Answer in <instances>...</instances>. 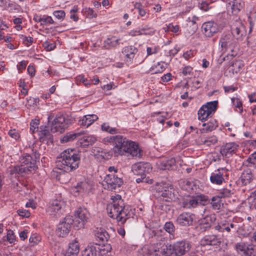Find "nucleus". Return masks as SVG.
<instances>
[{
	"instance_id": "4c0bfd02",
	"label": "nucleus",
	"mask_w": 256,
	"mask_h": 256,
	"mask_svg": "<svg viewBox=\"0 0 256 256\" xmlns=\"http://www.w3.org/2000/svg\"><path fill=\"white\" fill-rule=\"evenodd\" d=\"M83 134L84 132L78 133H68L61 139V142H72L75 140L78 136H80Z\"/></svg>"
},
{
	"instance_id": "e2e57ef3",
	"label": "nucleus",
	"mask_w": 256,
	"mask_h": 256,
	"mask_svg": "<svg viewBox=\"0 0 256 256\" xmlns=\"http://www.w3.org/2000/svg\"><path fill=\"white\" fill-rule=\"evenodd\" d=\"M22 38L24 42L27 46H28L34 42V38L31 36H22Z\"/></svg>"
},
{
	"instance_id": "79ce46f5",
	"label": "nucleus",
	"mask_w": 256,
	"mask_h": 256,
	"mask_svg": "<svg viewBox=\"0 0 256 256\" xmlns=\"http://www.w3.org/2000/svg\"><path fill=\"white\" fill-rule=\"evenodd\" d=\"M218 142L217 137L215 136H212L206 139H202L201 142L202 144L206 146H210Z\"/></svg>"
},
{
	"instance_id": "aec40b11",
	"label": "nucleus",
	"mask_w": 256,
	"mask_h": 256,
	"mask_svg": "<svg viewBox=\"0 0 256 256\" xmlns=\"http://www.w3.org/2000/svg\"><path fill=\"white\" fill-rule=\"evenodd\" d=\"M220 239L216 234H208L204 236L200 240V244L202 246H214L220 244Z\"/></svg>"
},
{
	"instance_id": "c9c22d12",
	"label": "nucleus",
	"mask_w": 256,
	"mask_h": 256,
	"mask_svg": "<svg viewBox=\"0 0 256 256\" xmlns=\"http://www.w3.org/2000/svg\"><path fill=\"white\" fill-rule=\"evenodd\" d=\"M204 127L202 130L204 132H208L215 130L218 126L216 121L215 120H211L207 123L202 124Z\"/></svg>"
},
{
	"instance_id": "393cba45",
	"label": "nucleus",
	"mask_w": 256,
	"mask_h": 256,
	"mask_svg": "<svg viewBox=\"0 0 256 256\" xmlns=\"http://www.w3.org/2000/svg\"><path fill=\"white\" fill-rule=\"evenodd\" d=\"M202 30L203 33L207 37L212 36L218 30L216 24L212 22L204 23L202 26Z\"/></svg>"
},
{
	"instance_id": "6e6552de",
	"label": "nucleus",
	"mask_w": 256,
	"mask_h": 256,
	"mask_svg": "<svg viewBox=\"0 0 256 256\" xmlns=\"http://www.w3.org/2000/svg\"><path fill=\"white\" fill-rule=\"evenodd\" d=\"M210 202L207 196L204 194L197 195L194 196H189L183 201L184 207L186 208H192L198 206H205Z\"/></svg>"
},
{
	"instance_id": "4be33fe9",
	"label": "nucleus",
	"mask_w": 256,
	"mask_h": 256,
	"mask_svg": "<svg viewBox=\"0 0 256 256\" xmlns=\"http://www.w3.org/2000/svg\"><path fill=\"white\" fill-rule=\"evenodd\" d=\"M157 190L158 196L164 198L165 201L169 202L172 200L174 198V190L171 186L164 184L159 186Z\"/></svg>"
},
{
	"instance_id": "b1692460",
	"label": "nucleus",
	"mask_w": 256,
	"mask_h": 256,
	"mask_svg": "<svg viewBox=\"0 0 256 256\" xmlns=\"http://www.w3.org/2000/svg\"><path fill=\"white\" fill-rule=\"evenodd\" d=\"M96 244L101 245L107 242L110 238V236L106 230L102 228L96 229L94 232Z\"/></svg>"
},
{
	"instance_id": "a18cd8bd",
	"label": "nucleus",
	"mask_w": 256,
	"mask_h": 256,
	"mask_svg": "<svg viewBox=\"0 0 256 256\" xmlns=\"http://www.w3.org/2000/svg\"><path fill=\"white\" fill-rule=\"evenodd\" d=\"M165 69L164 66L160 62H158L157 64L152 66L150 71L152 74H158L162 72Z\"/></svg>"
},
{
	"instance_id": "6ab92c4d",
	"label": "nucleus",
	"mask_w": 256,
	"mask_h": 256,
	"mask_svg": "<svg viewBox=\"0 0 256 256\" xmlns=\"http://www.w3.org/2000/svg\"><path fill=\"white\" fill-rule=\"evenodd\" d=\"M216 220V217L214 214L206 216L199 220L197 228L201 232H206L210 228Z\"/></svg>"
},
{
	"instance_id": "0e129e2a",
	"label": "nucleus",
	"mask_w": 256,
	"mask_h": 256,
	"mask_svg": "<svg viewBox=\"0 0 256 256\" xmlns=\"http://www.w3.org/2000/svg\"><path fill=\"white\" fill-rule=\"evenodd\" d=\"M9 136L12 138L18 140L20 138V134L15 129L11 130L8 132Z\"/></svg>"
},
{
	"instance_id": "f257e3e1",
	"label": "nucleus",
	"mask_w": 256,
	"mask_h": 256,
	"mask_svg": "<svg viewBox=\"0 0 256 256\" xmlns=\"http://www.w3.org/2000/svg\"><path fill=\"white\" fill-rule=\"evenodd\" d=\"M109 140L114 143L113 151L116 156L130 154L140 158L142 155V152L137 144L128 140L122 136H111Z\"/></svg>"
},
{
	"instance_id": "052dcab7",
	"label": "nucleus",
	"mask_w": 256,
	"mask_h": 256,
	"mask_svg": "<svg viewBox=\"0 0 256 256\" xmlns=\"http://www.w3.org/2000/svg\"><path fill=\"white\" fill-rule=\"evenodd\" d=\"M243 256H256V248L252 247L247 249Z\"/></svg>"
},
{
	"instance_id": "680f3d73",
	"label": "nucleus",
	"mask_w": 256,
	"mask_h": 256,
	"mask_svg": "<svg viewBox=\"0 0 256 256\" xmlns=\"http://www.w3.org/2000/svg\"><path fill=\"white\" fill-rule=\"evenodd\" d=\"M40 240V237L35 234L32 236L29 239L30 243L32 244L33 245L37 244Z\"/></svg>"
},
{
	"instance_id": "412c9836",
	"label": "nucleus",
	"mask_w": 256,
	"mask_h": 256,
	"mask_svg": "<svg viewBox=\"0 0 256 256\" xmlns=\"http://www.w3.org/2000/svg\"><path fill=\"white\" fill-rule=\"evenodd\" d=\"M238 147L234 142L226 143L220 147V152L223 156L230 158L236 152Z\"/></svg>"
},
{
	"instance_id": "864d4df0",
	"label": "nucleus",
	"mask_w": 256,
	"mask_h": 256,
	"mask_svg": "<svg viewBox=\"0 0 256 256\" xmlns=\"http://www.w3.org/2000/svg\"><path fill=\"white\" fill-rule=\"evenodd\" d=\"M231 66L234 68L233 70H235L236 72H237L238 71H239L242 68L244 64L242 60H238L233 62Z\"/></svg>"
},
{
	"instance_id": "2f4dec72",
	"label": "nucleus",
	"mask_w": 256,
	"mask_h": 256,
	"mask_svg": "<svg viewBox=\"0 0 256 256\" xmlns=\"http://www.w3.org/2000/svg\"><path fill=\"white\" fill-rule=\"evenodd\" d=\"M92 186L87 182H81L78 183L74 188V192L78 194H87L91 191Z\"/></svg>"
},
{
	"instance_id": "603ef678",
	"label": "nucleus",
	"mask_w": 256,
	"mask_h": 256,
	"mask_svg": "<svg viewBox=\"0 0 256 256\" xmlns=\"http://www.w3.org/2000/svg\"><path fill=\"white\" fill-rule=\"evenodd\" d=\"M6 240L9 242L10 244H12L16 240V236L14 235V233L11 230H8L6 234Z\"/></svg>"
},
{
	"instance_id": "9d476101",
	"label": "nucleus",
	"mask_w": 256,
	"mask_h": 256,
	"mask_svg": "<svg viewBox=\"0 0 256 256\" xmlns=\"http://www.w3.org/2000/svg\"><path fill=\"white\" fill-rule=\"evenodd\" d=\"M218 102L216 100L207 102L203 105L198 111V118L202 121L212 116L215 112L218 106Z\"/></svg>"
},
{
	"instance_id": "a19ab883",
	"label": "nucleus",
	"mask_w": 256,
	"mask_h": 256,
	"mask_svg": "<svg viewBox=\"0 0 256 256\" xmlns=\"http://www.w3.org/2000/svg\"><path fill=\"white\" fill-rule=\"evenodd\" d=\"M154 34V30H150V32H142L140 28H138L136 30H132L129 32V35L132 36L144 35H152Z\"/></svg>"
},
{
	"instance_id": "c03bdc74",
	"label": "nucleus",
	"mask_w": 256,
	"mask_h": 256,
	"mask_svg": "<svg viewBox=\"0 0 256 256\" xmlns=\"http://www.w3.org/2000/svg\"><path fill=\"white\" fill-rule=\"evenodd\" d=\"M102 130L106 131L110 134H115L118 132V130L115 128H111L108 123H104L102 124Z\"/></svg>"
},
{
	"instance_id": "473e14b6",
	"label": "nucleus",
	"mask_w": 256,
	"mask_h": 256,
	"mask_svg": "<svg viewBox=\"0 0 256 256\" xmlns=\"http://www.w3.org/2000/svg\"><path fill=\"white\" fill-rule=\"evenodd\" d=\"M180 184L184 190L189 192L196 188V182L192 178L182 180Z\"/></svg>"
},
{
	"instance_id": "f8f14e48",
	"label": "nucleus",
	"mask_w": 256,
	"mask_h": 256,
	"mask_svg": "<svg viewBox=\"0 0 256 256\" xmlns=\"http://www.w3.org/2000/svg\"><path fill=\"white\" fill-rule=\"evenodd\" d=\"M90 214L86 208H79L75 212L74 226L78 228L84 227V224L88 221Z\"/></svg>"
},
{
	"instance_id": "13d9d810",
	"label": "nucleus",
	"mask_w": 256,
	"mask_h": 256,
	"mask_svg": "<svg viewBox=\"0 0 256 256\" xmlns=\"http://www.w3.org/2000/svg\"><path fill=\"white\" fill-rule=\"evenodd\" d=\"M192 72L193 68L190 66H186L182 70V74L184 76L192 75Z\"/></svg>"
},
{
	"instance_id": "bf43d9fd",
	"label": "nucleus",
	"mask_w": 256,
	"mask_h": 256,
	"mask_svg": "<svg viewBox=\"0 0 256 256\" xmlns=\"http://www.w3.org/2000/svg\"><path fill=\"white\" fill-rule=\"evenodd\" d=\"M17 212L20 216L23 218H28L30 215V212L26 210L19 209L17 210Z\"/></svg>"
},
{
	"instance_id": "4468645a",
	"label": "nucleus",
	"mask_w": 256,
	"mask_h": 256,
	"mask_svg": "<svg viewBox=\"0 0 256 256\" xmlns=\"http://www.w3.org/2000/svg\"><path fill=\"white\" fill-rule=\"evenodd\" d=\"M50 126L51 132L53 133H62L66 128V118L63 116L56 117L49 125Z\"/></svg>"
},
{
	"instance_id": "4d7b16f0",
	"label": "nucleus",
	"mask_w": 256,
	"mask_h": 256,
	"mask_svg": "<svg viewBox=\"0 0 256 256\" xmlns=\"http://www.w3.org/2000/svg\"><path fill=\"white\" fill-rule=\"evenodd\" d=\"M40 124L38 120H32L30 123V130L32 132H34L36 129H38V126Z\"/></svg>"
},
{
	"instance_id": "a878e982",
	"label": "nucleus",
	"mask_w": 256,
	"mask_h": 256,
	"mask_svg": "<svg viewBox=\"0 0 256 256\" xmlns=\"http://www.w3.org/2000/svg\"><path fill=\"white\" fill-rule=\"evenodd\" d=\"M158 167L162 170H174L177 168L176 160L171 158L169 160H162L160 162Z\"/></svg>"
},
{
	"instance_id": "49530a36",
	"label": "nucleus",
	"mask_w": 256,
	"mask_h": 256,
	"mask_svg": "<svg viewBox=\"0 0 256 256\" xmlns=\"http://www.w3.org/2000/svg\"><path fill=\"white\" fill-rule=\"evenodd\" d=\"M164 228L166 232L174 236L175 230V227L172 222H166L164 225Z\"/></svg>"
},
{
	"instance_id": "a211bd4d",
	"label": "nucleus",
	"mask_w": 256,
	"mask_h": 256,
	"mask_svg": "<svg viewBox=\"0 0 256 256\" xmlns=\"http://www.w3.org/2000/svg\"><path fill=\"white\" fill-rule=\"evenodd\" d=\"M194 218L193 214L184 212L178 216L176 223L182 226H188L192 224Z\"/></svg>"
},
{
	"instance_id": "cd10ccee",
	"label": "nucleus",
	"mask_w": 256,
	"mask_h": 256,
	"mask_svg": "<svg viewBox=\"0 0 256 256\" xmlns=\"http://www.w3.org/2000/svg\"><path fill=\"white\" fill-rule=\"evenodd\" d=\"M80 252V245L76 240L70 242L64 256H77Z\"/></svg>"
},
{
	"instance_id": "c85d7f7f",
	"label": "nucleus",
	"mask_w": 256,
	"mask_h": 256,
	"mask_svg": "<svg viewBox=\"0 0 256 256\" xmlns=\"http://www.w3.org/2000/svg\"><path fill=\"white\" fill-rule=\"evenodd\" d=\"M98 119L96 114H88L84 116L78 120V124L88 128Z\"/></svg>"
},
{
	"instance_id": "f704fd0d",
	"label": "nucleus",
	"mask_w": 256,
	"mask_h": 256,
	"mask_svg": "<svg viewBox=\"0 0 256 256\" xmlns=\"http://www.w3.org/2000/svg\"><path fill=\"white\" fill-rule=\"evenodd\" d=\"M229 187L230 188L226 187L220 190L217 194L222 198L231 197L234 193V189L232 188L230 184H229Z\"/></svg>"
},
{
	"instance_id": "423d86ee",
	"label": "nucleus",
	"mask_w": 256,
	"mask_h": 256,
	"mask_svg": "<svg viewBox=\"0 0 256 256\" xmlns=\"http://www.w3.org/2000/svg\"><path fill=\"white\" fill-rule=\"evenodd\" d=\"M219 44L223 52L228 51L232 52V54L228 53L226 56H224L223 61L230 60L236 55V52H234L236 42L231 34H226L222 36L220 40Z\"/></svg>"
},
{
	"instance_id": "39448f33",
	"label": "nucleus",
	"mask_w": 256,
	"mask_h": 256,
	"mask_svg": "<svg viewBox=\"0 0 256 256\" xmlns=\"http://www.w3.org/2000/svg\"><path fill=\"white\" fill-rule=\"evenodd\" d=\"M33 152L32 154H26L21 158L20 162L22 165L19 167L18 173L20 174H28L32 170H34L35 164L36 160H39L40 154L36 152V150L34 152L32 150Z\"/></svg>"
},
{
	"instance_id": "c756f323",
	"label": "nucleus",
	"mask_w": 256,
	"mask_h": 256,
	"mask_svg": "<svg viewBox=\"0 0 256 256\" xmlns=\"http://www.w3.org/2000/svg\"><path fill=\"white\" fill-rule=\"evenodd\" d=\"M240 180L244 185L250 184L254 179V175L251 168H246L244 170L240 176Z\"/></svg>"
},
{
	"instance_id": "dca6fc26",
	"label": "nucleus",
	"mask_w": 256,
	"mask_h": 256,
	"mask_svg": "<svg viewBox=\"0 0 256 256\" xmlns=\"http://www.w3.org/2000/svg\"><path fill=\"white\" fill-rule=\"evenodd\" d=\"M152 170L151 164L149 162H140L136 163L132 166V171L135 175L146 174L150 173Z\"/></svg>"
},
{
	"instance_id": "e433bc0d",
	"label": "nucleus",
	"mask_w": 256,
	"mask_h": 256,
	"mask_svg": "<svg viewBox=\"0 0 256 256\" xmlns=\"http://www.w3.org/2000/svg\"><path fill=\"white\" fill-rule=\"evenodd\" d=\"M98 252L95 246H88L82 252V256H98Z\"/></svg>"
},
{
	"instance_id": "72a5a7b5",
	"label": "nucleus",
	"mask_w": 256,
	"mask_h": 256,
	"mask_svg": "<svg viewBox=\"0 0 256 256\" xmlns=\"http://www.w3.org/2000/svg\"><path fill=\"white\" fill-rule=\"evenodd\" d=\"M120 39L116 38V36L108 38L104 42L103 48L108 50L112 48L116 47L120 44Z\"/></svg>"
},
{
	"instance_id": "1a4fd4ad",
	"label": "nucleus",
	"mask_w": 256,
	"mask_h": 256,
	"mask_svg": "<svg viewBox=\"0 0 256 256\" xmlns=\"http://www.w3.org/2000/svg\"><path fill=\"white\" fill-rule=\"evenodd\" d=\"M229 169L226 167L220 168L212 172L210 180L211 183L215 185H222L228 179Z\"/></svg>"
},
{
	"instance_id": "2eb2a0df",
	"label": "nucleus",
	"mask_w": 256,
	"mask_h": 256,
	"mask_svg": "<svg viewBox=\"0 0 256 256\" xmlns=\"http://www.w3.org/2000/svg\"><path fill=\"white\" fill-rule=\"evenodd\" d=\"M104 182L106 184L107 189L110 190H115L120 187L123 183L122 179L117 176L112 174H108L104 178Z\"/></svg>"
},
{
	"instance_id": "37998d69",
	"label": "nucleus",
	"mask_w": 256,
	"mask_h": 256,
	"mask_svg": "<svg viewBox=\"0 0 256 256\" xmlns=\"http://www.w3.org/2000/svg\"><path fill=\"white\" fill-rule=\"evenodd\" d=\"M235 248L237 252H240L242 256H243L247 249L249 248V247H248L244 242H241L237 243L235 245Z\"/></svg>"
},
{
	"instance_id": "ea45409f",
	"label": "nucleus",
	"mask_w": 256,
	"mask_h": 256,
	"mask_svg": "<svg viewBox=\"0 0 256 256\" xmlns=\"http://www.w3.org/2000/svg\"><path fill=\"white\" fill-rule=\"evenodd\" d=\"M221 199L222 198H220L218 194L212 198L210 204L212 208L214 210H220V208L222 204Z\"/></svg>"
},
{
	"instance_id": "774afa93",
	"label": "nucleus",
	"mask_w": 256,
	"mask_h": 256,
	"mask_svg": "<svg viewBox=\"0 0 256 256\" xmlns=\"http://www.w3.org/2000/svg\"><path fill=\"white\" fill-rule=\"evenodd\" d=\"M160 48L158 47H154L152 48L150 47H148L146 48V52L148 55H152V54H155L158 52Z\"/></svg>"
},
{
	"instance_id": "0eeeda50",
	"label": "nucleus",
	"mask_w": 256,
	"mask_h": 256,
	"mask_svg": "<svg viewBox=\"0 0 256 256\" xmlns=\"http://www.w3.org/2000/svg\"><path fill=\"white\" fill-rule=\"evenodd\" d=\"M164 250L161 243L146 245L138 250V256H164Z\"/></svg>"
},
{
	"instance_id": "5fc2aeb1",
	"label": "nucleus",
	"mask_w": 256,
	"mask_h": 256,
	"mask_svg": "<svg viewBox=\"0 0 256 256\" xmlns=\"http://www.w3.org/2000/svg\"><path fill=\"white\" fill-rule=\"evenodd\" d=\"M251 208L256 210V190L252 192L250 196Z\"/></svg>"
},
{
	"instance_id": "7ed1b4c3",
	"label": "nucleus",
	"mask_w": 256,
	"mask_h": 256,
	"mask_svg": "<svg viewBox=\"0 0 256 256\" xmlns=\"http://www.w3.org/2000/svg\"><path fill=\"white\" fill-rule=\"evenodd\" d=\"M80 161V155L74 149L68 148L62 152L57 158L58 168L68 172L76 170Z\"/></svg>"
},
{
	"instance_id": "de8ad7c7",
	"label": "nucleus",
	"mask_w": 256,
	"mask_h": 256,
	"mask_svg": "<svg viewBox=\"0 0 256 256\" xmlns=\"http://www.w3.org/2000/svg\"><path fill=\"white\" fill-rule=\"evenodd\" d=\"M54 22L50 16L46 15H44L42 16L40 25L44 26L54 24Z\"/></svg>"
},
{
	"instance_id": "58836bf2",
	"label": "nucleus",
	"mask_w": 256,
	"mask_h": 256,
	"mask_svg": "<svg viewBox=\"0 0 256 256\" xmlns=\"http://www.w3.org/2000/svg\"><path fill=\"white\" fill-rule=\"evenodd\" d=\"M40 139L44 142V140L47 142H52V136L50 134V131L48 129L44 128L40 132Z\"/></svg>"
},
{
	"instance_id": "338daca9",
	"label": "nucleus",
	"mask_w": 256,
	"mask_h": 256,
	"mask_svg": "<svg viewBox=\"0 0 256 256\" xmlns=\"http://www.w3.org/2000/svg\"><path fill=\"white\" fill-rule=\"evenodd\" d=\"M179 30V26L178 25L174 26L172 24H170L167 26V30L173 32H176Z\"/></svg>"
},
{
	"instance_id": "3c124183",
	"label": "nucleus",
	"mask_w": 256,
	"mask_h": 256,
	"mask_svg": "<svg viewBox=\"0 0 256 256\" xmlns=\"http://www.w3.org/2000/svg\"><path fill=\"white\" fill-rule=\"evenodd\" d=\"M140 178H136V181L137 183L145 182L152 184L153 180L150 179L148 177L146 178V174L140 175Z\"/></svg>"
},
{
	"instance_id": "8fccbe9b",
	"label": "nucleus",
	"mask_w": 256,
	"mask_h": 256,
	"mask_svg": "<svg viewBox=\"0 0 256 256\" xmlns=\"http://www.w3.org/2000/svg\"><path fill=\"white\" fill-rule=\"evenodd\" d=\"M256 163V152L252 154L244 162L248 166H251L252 164L254 165Z\"/></svg>"
},
{
	"instance_id": "20e7f679",
	"label": "nucleus",
	"mask_w": 256,
	"mask_h": 256,
	"mask_svg": "<svg viewBox=\"0 0 256 256\" xmlns=\"http://www.w3.org/2000/svg\"><path fill=\"white\" fill-rule=\"evenodd\" d=\"M190 242L186 240L178 241L169 246L162 245L164 256H183L190 250Z\"/></svg>"
},
{
	"instance_id": "6e6d98bb",
	"label": "nucleus",
	"mask_w": 256,
	"mask_h": 256,
	"mask_svg": "<svg viewBox=\"0 0 256 256\" xmlns=\"http://www.w3.org/2000/svg\"><path fill=\"white\" fill-rule=\"evenodd\" d=\"M53 15L58 20H63L65 17L66 14L64 11L62 10H56L53 12Z\"/></svg>"
},
{
	"instance_id": "ddd939ff",
	"label": "nucleus",
	"mask_w": 256,
	"mask_h": 256,
	"mask_svg": "<svg viewBox=\"0 0 256 256\" xmlns=\"http://www.w3.org/2000/svg\"><path fill=\"white\" fill-rule=\"evenodd\" d=\"M232 34L236 40H242L246 34L245 26L240 20H235L230 26Z\"/></svg>"
},
{
	"instance_id": "bb28decb",
	"label": "nucleus",
	"mask_w": 256,
	"mask_h": 256,
	"mask_svg": "<svg viewBox=\"0 0 256 256\" xmlns=\"http://www.w3.org/2000/svg\"><path fill=\"white\" fill-rule=\"evenodd\" d=\"M96 141V137L94 135H84L78 139V144L82 147L86 148L92 145Z\"/></svg>"
},
{
	"instance_id": "f3484780",
	"label": "nucleus",
	"mask_w": 256,
	"mask_h": 256,
	"mask_svg": "<svg viewBox=\"0 0 256 256\" xmlns=\"http://www.w3.org/2000/svg\"><path fill=\"white\" fill-rule=\"evenodd\" d=\"M64 202L60 200H53L48 208L47 212L52 216H59L62 214Z\"/></svg>"
},
{
	"instance_id": "f03ea898",
	"label": "nucleus",
	"mask_w": 256,
	"mask_h": 256,
	"mask_svg": "<svg viewBox=\"0 0 256 256\" xmlns=\"http://www.w3.org/2000/svg\"><path fill=\"white\" fill-rule=\"evenodd\" d=\"M112 199V202L106 208L108 214L111 218L116 219L120 224H124L131 217L132 213L128 208L124 206L120 196L118 194Z\"/></svg>"
},
{
	"instance_id": "09e8293b",
	"label": "nucleus",
	"mask_w": 256,
	"mask_h": 256,
	"mask_svg": "<svg viewBox=\"0 0 256 256\" xmlns=\"http://www.w3.org/2000/svg\"><path fill=\"white\" fill-rule=\"evenodd\" d=\"M232 101L234 106L238 109L236 110L240 114L242 112V102L238 98H232Z\"/></svg>"
},
{
	"instance_id": "7c9ffc66",
	"label": "nucleus",
	"mask_w": 256,
	"mask_h": 256,
	"mask_svg": "<svg viewBox=\"0 0 256 256\" xmlns=\"http://www.w3.org/2000/svg\"><path fill=\"white\" fill-rule=\"evenodd\" d=\"M138 49L132 46H125L123 48L122 52L127 58V62H131L138 52Z\"/></svg>"
},
{
	"instance_id": "9b49d317",
	"label": "nucleus",
	"mask_w": 256,
	"mask_h": 256,
	"mask_svg": "<svg viewBox=\"0 0 256 256\" xmlns=\"http://www.w3.org/2000/svg\"><path fill=\"white\" fill-rule=\"evenodd\" d=\"M74 220L70 216H66L58 225L56 230V235L60 238H65L70 233Z\"/></svg>"
},
{
	"instance_id": "5701e85b",
	"label": "nucleus",
	"mask_w": 256,
	"mask_h": 256,
	"mask_svg": "<svg viewBox=\"0 0 256 256\" xmlns=\"http://www.w3.org/2000/svg\"><path fill=\"white\" fill-rule=\"evenodd\" d=\"M244 4L242 0H226V8L228 12L237 14L242 8Z\"/></svg>"
},
{
	"instance_id": "69168bd1",
	"label": "nucleus",
	"mask_w": 256,
	"mask_h": 256,
	"mask_svg": "<svg viewBox=\"0 0 256 256\" xmlns=\"http://www.w3.org/2000/svg\"><path fill=\"white\" fill-rule=\"evenodd\" d=\"M86 14L90 18H92L96 16V14L92 9L90 8H88L86 10Z\"/></svg>"
}]
</instances>
